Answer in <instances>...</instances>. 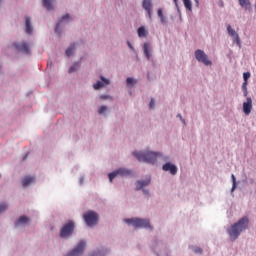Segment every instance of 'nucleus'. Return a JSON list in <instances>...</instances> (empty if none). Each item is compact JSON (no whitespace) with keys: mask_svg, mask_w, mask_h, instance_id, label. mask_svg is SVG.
<instances>
[{"mask_svg":"<svg viewBox=\"0 0 256 256\" xmlns=\"http://www.w3.org/2000/svg\"><path fill=\"white\" fill-rule=\"evenodd\" d=\"M31 183H35V176H26L22 180L23 187H29Z\"/></svg>","mask_w":256,"mask_h":256,"instance_id":"nucleus-18","label":"nucleus"},{"mask_svg":"<svg viewBox=\"0 0 256 256\" xmlns=\"http://www.w3.org/2000/svg\"><path fill=\"white\" fill-rule=\"evenodd\" d=\"M183 3H184V7L188 11H193V5L191 4V0H183Z\"/></svg>","mask_w":256,"mask_h":256,"instance_id":"nucleus-26","label":"nucleus"},{"mask_svg":"<svg viewBox=\"0 0 256 256\" xmlns=\"http://www.w3.org/2000/svg\"><path fill=\"white\" fill-rule=\"evenodd\" d=\"M84 221L88 225V227H93V225H97L99 222V215L97 212L88 211L84 214Z\"/></svg>","mask_w":256,"mask_h":256,"instance_id":"nucleus-5","label":"nucleus"},{"mask_svg":"<svg viewBox=\"0 0 256 256\" xmlns=\"http://www.w3.org/2000/svg\"><path fill=\"white\" fill-rule=\"evenodd\" d=\"M142 6H143V9H145V11L147 12L149 19H152L153 8H152L151 0H143Z\"/></svg>","mask_w":256,"mask_h":256,"instance_id":"nucleus-12","label":"nucleus"},{"mask_svg":"<svg viewBox=\"0 0 256 256\" xmlns=\"http://www.w3.org/2000/svg\"><path fill=\"white\" fill-rule=\"evenodd\" d=\"M249 77H251V73H249V72H245L244 74H243V79H244V81H248L249 80Z\"/></svg>","mask_w":256,"mask_h":256,"instance_id":"nucleus-31","label":"nucleus"},{"mask_svg":"<svg viewBox=\"0 0 256 256\" xmlns=\"http://www.w3.org/2000/svg\"><path fill=\"white\" fill-rule=\"evenodd\" d=\"M196 3V6L199 7V0H194Z\"/></svg>","mask_w":256,"mask_h":256,"instance_id":"nucleus-40","label":"nucleus"},{"mask_svg":"<svg viewBox=\"0 0 256 256\" xmlns=\"http://www.w3.org/2000/svg\"><path fill=\"white\" fill-rule=\"evenodd\" d=\"M231 177L233 181L232 191H235V187H237V180L235 179V175L232 174Z\"/></svg>","mask_w":256,"mask_h":256,"instance_id":"nucleus-29","label":"nucleus"},{"mask_svg":"<svg viewBox=\"0 0 256 256\" xmlns=\"http://www.w3.org/2000/svg\"><path fill=\"white\" fill-rule=\"evenodd\" d=\"M67 19H69V14H65L64 16H62L61 21H67Z\"/></svg>","mask_w":256,"mask_h":256,"instance_id":"nucleus-34","label":"nucleus"},{"mask_svg":"<svg viewBox=\"0 0 256 256\" xmlns=\"http://www.w3.org/2000/svg\"><path fill=\"white\" fill-rule=\"evenodd\" d=\"M157 13H158V17L161 21V24L167 25V18L165 17V15H163V9L159 8Z\"/></svg>","mask_w":256,"mask_h":256,"instance_id":"nucleus-20","label":"nucleus"},{"mask_svg":"<svg viewBox=\"0 0 256 256\" xmlns=\"http://www.w3.org/2000/svg\"><path fill=\"white\" fill-rule=\"evenodd\" d=\"M149 107L150 109H153L155 107V100L151 99L150 103H149Z\"/></svg>","mask_w":256,"mask_h":256,"instance_id":"nucleus-32","label":"nucleus"},{"mask_svg":"<svg viewBox=\"0 0 256 256\" xmlns=\"http://www.w3.org/2000/svg\"><path fill=\"white\" fill-rule=\"evenodd\" d=\"M174 1V3L177 5V0H173Z\"/></svg>","mask_w":256,"mask_h":256,"instance_id":"nucleus-42","label":"nucleus"},{"mask_svg":"<svg viewBox=\"0 0 256 256\" xmlns=\"http://www.w3.org/2000/svg\"><path fill=\"white\" fill-rule=\"evenodd\" d=\"M125 223L128 225H133L135 229H151V223L147 219H141V218H131V219H126Z\"/></svg>","mask_w":256,"mask_h":256,"instance_id":"nucleus-3","label":"nucleus"},{"mask_svg":"<svg viewBox=\"0 0 256 256\" xmlns=\"http://www.w3.org/2000/svg\"><path fill=\"white\" fill-rule=\"evenodd\" d=\"M24 159H27V155L24 157Z\"/></svg>","mask_w":256,"mask_h":256,"instance_id":"nucleus-43","label":"nucleus"},{"mask_svg":"<svg viewBox=\"0 0 256 256\" xmlns=\"http://www.w3.org/2000/svg\"><path fill=\"white\" fill-rule=\"evenodd\" d=\"M144 55L147 59H151V53L149 52V43H144L143 45Z\"/></svg>","mask_w":256,"mask_h":256,"instance_id":"nucleus-23","label":"nucleus"},{"mask_svg":"<svg viewBox=\"0 0 256 256\" xmlns=\"http://www.w3.org/2000/svg\"><path fill=\"white\" fill-rule=\"evenodd\" d=\"M7 204L2 203L0 204V213H4V211H7Z\"/></svg>","mask_w":256,"mask_h":256,"instance_id":"nucleus-28","label":"nucleus"},{"mask_svg":"<svg viewBox=\"0 0 256 256\" xmlns=\"http://www.w3.org/2000/svg\"><path fill=\"white\" fill-rule=\"evenodd\" d=\"M60 25H61L60 23H58V24L56 25V29H55V32H56V33H59V27H60Z\"/></svg>","mask_w":256,"mask_h":256,"instance_id":"nucleus-37","label":"nucleus"},{"mask_svg":"<svg viewBox=\"0 0 256 256\" xmlns=\"http://www.w3.org/2000/svg\"><path fill=\"white\" fill-rule=\"evenodd\" d=\"M101 81H98L96 84L93 85V88L97 91L99 89H103V87H107L109 85V79H106L105 77H100Z\"/></svg>","mask_w":256,"mask_h":256,"instance_id":"nucleus-13","label":"nucleus"},{"mask_svg":"<svg viewBox=\"0 0 256 256\" xmlns=\"http://www.w3.org/2000/svg\"><path fill=\"white\" fill-rule=\"evenodd\" d=\"M195 253H203V250L200 247L194 249Z\"/></svg>","mask_w":256,"mask_h":256,"instance_id":"nucleus-33","label":"nucleus"},{"mask_svg":"<svg viewBox=\"0 0 256 256\" xmlns=\"http://www.w3.org/2000/svg\"><path fill=\"white\" fill-rule=\"evenodd\" d=\"M25 26H26V33H28V35H31V33H33V26L31 25V17L29 16L25 17Z\"/></svg>","mask_w":256,"mask_h":256,"instance_id":"nucleus-17","label":"nucleus"},{"mask_svg":"<svg viewBox=\"0 0 256 256\" xmlns=\"http://www.w3.org/2000/svg\"><path fill=\"white\" fill-rule=\"evenodd\" d=\"M43 3V7H45V9H47L48 11H51L53 9V0H42Z\"/></svg>","mask_w":256,"mask_h":256,"instance_id":"nucleus-21","label":"nucleus"},{"mask_svg":"<svg viewBox=\"0 0 256 256\" xmlns=\"http://www.w3.org/2000/svg\"><path fill=\"white\" fill-rule=\"evenodd\" d=\"M29 221V219L27 218V216H21L18 221H16L15 225L16 227H19V225H25L27 224V222Z\"/></svg>","mask_w":256,"mask_h":256,"instance_id":"nucleus-22","label":"nucleus"},{"mask_svg":"<svg viewBox=\"0 0 256 256\" xmlns=\"http://www.w3.org/2000/svg\"><path fill=\"white\" fill-rule=\"evenodd\" d=\"M253 110V100L251 97L246 99V102L243 103V113L246 115H251V111Z\"/></svg>","mask_w":256,"mask_h":256,"instance_id":"nucleus-10","label":"nucleus"},{"mask_svg":"<svg viewBox=\"0 0 256 256\" xmlns=\"http://www.w3.org/2000/svg\"><path fill=\"white\" fill-rule=\"evenodd\" d=\"M93 256H95V255H93Z\"/></svg>","mask_w":256,"mask_h":256,"instance_id":"nucleus-44","label":"nucleus"},{"mask_svg":"<svg viewBox=\"0 0 256 256\" xmlns=\"http://www.w3.org/2000/svg\"><path fill=\"white\" fill-rule=\"evenodd\" d=\"M242 88L245 89V91H247V81H244Z\"/></svg>","mask_w":256,"mask_h":256,"instance_id":"nucleus-36","label":"nucleus"},{"mask_svg":"<svg viewBox=\"0 0 256 256\" xmlns=\"http://www.w3.org/2000/svg\"><path fill=\"white\" fill-rule=\"evenodd\" d=\"M227 31L230 37H232L233 42L238 45V47H241V38H239V34L231 27V25L227 26Z\"/></svg>","mask_w":256,"mask_h":256,"instance_id":"nucleus-9","label":"nucleus"},{"mask_svg":"<svg viewBox=\"0 0 256 256\" xmlns=\"http://www.w3.org/2000/svg\"><path fill=\"white\" fill-rule=\"evenodd\" d=\"M149 183H151V177H148L146 180L137 181V183H136V190L137 191H141V189L143 187H147V185H149Z\"/></svg>","mask_w":256,"mask_h":256,"instance_id":"nucleus-15","label":"nucleus"},{"mask_svg":"<svg viewBox=\"0 0 256 256\" xmlns=\"http://www.w3.org/2000/svg\"><path fill=\"white\" fill-rule=\"evenodd\" d=\"M73 231H75V222H73V220H69L62 226L60 230V237H62V239H69V237L73 235Z\"/></svg>","mask_w":256,"mask_h":256,"instance_id":"nucleus-4","label":"nucleus"},{"mask_svg":"<svg viewBox=\"0 0 256 256\" xmlns=\"http://www.w3.org/2000/svg\"><path fill=\"white\" fill-rule=\"evenodd\" d=\"M177 117H179V119H181L182 123H184V125H185V120L183 119V117L181 116V114H178Z\"/></svg>","mask_w":256,"mask_h":256,"instance_id":"nucleus-38","label":"nucleus"},{"mask_svg":"<svg viewBox=\"0 0 256 256\" xmlns=\"http://www.w3.org/2000/svg\"><path fill=\"white\" fill-rule=\"evenodd\" d=\"M119 175H120L121 177H127V176L131 175V170H127V169H125V168H120V169H118V170H115L114 172H112V173H110V174L108 175L109 181L112 183L113 180L115 179V177H117V176H119Z\"/></svg>","mask_w":256,"mask_h":256,"instance_id":"nucleus-8","label":"nucleus"},{"mask_svg":"<svg viewBox=\"0 0 256 256\" xmlns=\"http://www.w3.org/2000/svg\"><path fill=\"white\" fill-rule=\"evenodd\" d=\"M195 58L199 63H203V65H213L211 60H209V56H207V54H205V52L201 49L195 51Z\"/></svg>","mask_w":256,"mask_h":256,"instance_id":"nucleus-6","label":"nucleus"},{"mask_svg":"<svg viewBox=\"0 0 256 256\" xmlns=\"http://www.w3.org/2000/svg\"><path fill=\"white\" fill-rule=\"evenodd\" d=\"M247 229H249V218L244 216L227 229L230 241H237L241 233L247 231Z\"/></svg>","mask_w":256,"mask_h":256,"instance_id":"nucleus-1","label":"nucleus"},{"mask_svg":"<svg viewBox=\"0 0 256 256\" xmlns=\"http://www.w3.org/2000/svg\"><path fill=\"white\" fill-rule=\"evenodd\" d=\"M128 43V47L130 48V49H133V45H131V42H127Z\"/></svg>","mask_w":256,"mask_h":256,"instance_id":"nucleus-39","label":"nucleus"},{"mask_svg":"<svg viewBox=\"0 0 256 256\" xmlns=\"http://www.w3.org/2000/svg\"><path fill=\"white\" fill-rule=\"evenodd\" d=\"M100 99H103V100L110 99V96L109 95H101Z\"/></svg>","mask_w":256,"mask_h":256,"instance_id":"nucleus-35","label":"nucleus"},{"mask_svg":"<svg viewBox=\"0 0 256 256\" xmlns=\"http://www.w3.org/2000/svg\"><path fill=\"white\" fill-rule=\"evenodd\" d=\"M86 243L85 241L81 240L76 247L70 251L66 256H81L85 251Z\"/></svg>","mask_w":256,"mask_h":256,"instance_id":"nucleus-7","label":"nucleus"},{"mask_svg":"<svg viewBox=\"0 0 256 256\" xmlns=\"http://www.w3.org/2000/svg\"><path fill=\"white\" fill-rule=\"evenodd\" d=\"M126 83H127V86H128V87H133V85H136L137 80H136V79H133V78H131V77H128V78L126 79Z\"/></svg>","mask_w":256,"mask_h":256,"instance_id":"nucleus-27","label":"nucleus"},{"mask_svg":"<svg viewBox=\"0 0 256 256\" xmlns=\"http://www.w3.org/2000/svg\"><path fill=\"white\" fill-rule=\"evenodd\" d=\"M145 195H149V191L144 190Z\"/></svg>","mask_w":256,"mask_h":256,"instance_id":"nucleus-41","label":"nucleus"},{"mask_svg":"<svg viewBox=\"0 0 256 256\" xmlns=\"http://www.w3.org/2000/svg\"><path fill=\"white\" fill-rule=\"evenodd\" d=\"M133 155L138 161H142L143 163H156L157 159L161 157L160 153L152 151L133 152Z\"/></svg>","mask_w":256,"mask_h":256,"instance_id":"nucleus-2","label":"nucleus"},{"mask_svg":"<svg viewBox=\"0 0 256 256\" xmlns=\"http://www.w3.org/2000/svg\"><path fill=\"white\" fill-rule=\"evenodd\" d=\"M238 3L245 11H251V0H238Z\"/></svg>","mask_w":256,"mask_h":256,"instance_id":"nucleus-16","label":"nucleus"},{"mask_svg":"<svg viewBox=\"0 0 256 256\" xmlns=\"http://www.w3.org/2000/svg\"><path fill=\"white\" fill-rule=\"evenodd\" d=\"M107 111V106H101L99 109H98V113L100 115H103V113Z\"/></svg>","mask_w":256,"mask_h":256,"instance_id":"nucleus-30","label":"nucleus"},{"mask_svg":"<svg viewBox=\"0 0 256 256\" xmlns=\"http://www.w3.org/2000/svg\"><path fill=\"white\" fill-rule=\"evenodd\" d=\"M137 33L140 38L147 37V35H149V32L144 28V26L139 27Z\"/></svg>","mask_w":256,"mask_h":256,"instance_id":"nucleus-19","label":"nucleus"},{"mask_svg":"<svg viewBox=\"0 0 256 256\" xmlns=\"http://www.w3.org/2000/svg\"><path fill=\"white\" fill-rule=\"evenodd\" d=\"M73 53H75V44H71L66 50L67 57H71Z\"/></svg>","mask_w":256,"mask_h":256,"instance_id":"nucleus-24","label":"nucleus"},{"mask_svg":"<svg viewBox=\"0 0 256 256\" xmlns=\"http://www.w3.org/2000/svg\"><path fill=\"white\" fill-rule=\"evenodd\" d=\"M79 67H81V63H79V62L74 63V65H72L69 68L68 73H75V71H77V69H79Z\"/></svg>","mask_w":256,"mask_h":256,"instance_id":"nucleus-25","label":"nucleus"},{"mask_svg":"<svg viewBox=\"0 0 256 256\" xmlns=\"http://www.w3.org/2000/svg\"><path fill=\"white\" fill-rule=\"evenodd\" d=\"M14 47L17 49V51H21V53H24L25 55H29L31 51L27 42H22L21 44L15 43Z\"/></svg>","mask_w":256,"mask_h":256,"instance_id":"nucleus-11","label":"nucleus"},{"mask_svg":"<svg viewBox=\"0 0 256 256\" xmlns=\"http://www.w3.org/2000/svg\"><path fill=\"white\" fill-rule=\"evenodd\" d=\"M163 171H169L171 175H177V166L171 164V163H166L162 167Z\"/></svg>","mask_w":256,"mask_h":256,"instance_id":"nucleus-14","label":"nucleus"}]
</instances>
